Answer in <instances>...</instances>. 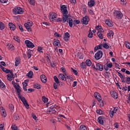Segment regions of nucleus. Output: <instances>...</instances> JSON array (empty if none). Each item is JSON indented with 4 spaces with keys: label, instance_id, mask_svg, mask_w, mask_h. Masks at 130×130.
Masks as SVG:
<instances>
[{
    "label": "nucleus",
    "instance_id": "obj_1",
    "mask_svg": "<svg viewBox=\"0 0 130 130\" xmlns=\"http://www.w3.org/2000/svg\"><path fill=\"white\" fill-rule=\"evenodd\" d=\"M23 13H24L23 8L20 7H15L13 9V13L14 15H21Z\"/></svg>",
    "mask_w": 130,
    "mask_h": 130
},
{
    "label": "nucleus",
    "instance_id": "obj_2",
    "mask_svg": "<svg viewBox=\"0 0 130 130\" xmlns=\"http://www.w3.org/2000/svg\"><path fill=\"white\" fill-rule=\"evenodd\" d=\"M47 113H50V114L56 113V112H57V106L56 105L50 107V110H47Z\"/></svg>",
    "mask_w": 130,
    "mask_h": 130
},
{
    "label": "nucleus",
    "instance_id": "obj_3",
    "mask_svg": "<svg viewBox=\"0 0 130 130\" xmlns=\"http://www.w3.org/2000/svg\"><path fill=\"white\" fill-rule=\"evenodd\" d=\"M32 26H33V22L30 20H27V22L24 24V27H25L28 32H31L32 31V28H31Z\"/></svg>",
    "mask_w": 130,
    "mask_h": 130
},
{
    "label": "nucleus",
    "instance_id": "obj_4",
    "mask_svg": "<svg viewBox=\"0 0 130 130\" xmlns=\"http://www.w3.org/2000/svg\"><path fill=\"white\" fill-rule=\"evenodd\" d=\"M113 14L114 17L119 20L121 19L122 17H123V14H122V13L119 11L115 10L114 11Z\"/></svg>",
    "mask_w": 130,
    "mask_h": 130
},
{
    "label": "nucleus",
    "instance_id": "obj_5",
    "mask_svg": "<svg viewBox=\"0 0 130 130\" xmlns=\"http://www.w3.org/2000/svg\"><path fill=\"white\" fill-rule=\"evenodd\" d=\"M61 13L62 15H68L69 11H68V8L64 5H61L60 6Z\"/></svg>",
    "mask_w": 130,
    "mask_h": 130
},
{
    "label": "nucleus",
    "instance_id": "obj_6",
    "mask_svg": "<svg viewBox=\"0 0 130 130\" xmlns=\"http://www.w3.org/2000/svg\"><path fill=\"white\" fill-rule=\"evenodd\" d=\"M18 98L20 99L21 101L24 104L26 108L27 109L29 108V104H28V103H27V100H26V99H25V97L22 96V95H18Z\"/></svg>",
    "mask_w": 130,
    "mask_h": 130
},
{
    "label": "nucleus",
    "instance_id": "obj_7",
    "mask_svg": "<svg viewBox=\"0 0 130 130\" xmlns=\"http://www.w3.org/2000/svg\"><path fill=\"white\" fill-rule=\"evenodd\" d=\"M103 55V52L101 50H99L98 52H97L94 55V57L95 59L97 60L100 59L102 57Z\"/></svg>",
    "mask_w": 130,
    "mask_h": 130
},
{
    "label": "nucleus",
    "instance_id": "obj_8",
    "mask_svg": "<svg viewBox=\"0 0 130 130\" xmlns=\"http://www.w3.org/2000/svg\"><path fill=\"white\" fill-rule=\"evenodd\" d=\"M25 44L26 46H27V47H28L29 48H34V47H35L34 44H33L32 42H31V41L28 40L25 41Z\"/></svg>",
    "mask_w": 130,
    "mask_h": 130
},
{
    "label": "nucleus",
    "instance_id": "obj_9",
    "mask_svg": "<svg viewBox=\"0 0 130 130\" xmlns=\"http://www.w3.org/2000/svg\"><path fill=\"white\" fill-rule=\"evenodd\" d=\"M96 69L95 71H99V72H102L104 70L103 65L100 63H96Z\"/></svg>",
    "mask_w": 130,
    "mask_h": 130
},
{
    "label": "nucleus",
    "instance_id": "obj_10",
    "mask_svg": "<svg viewBox=\"0 0 130 130\" xmlns=\"http://www.w3.org/2000/svg\"><path fill=\"white\" fill-rule=\"evenodd\" d=\"M89 21H90V18L88 16H85V17H83L82 19L81 20L82 24H84V25H88Z\"/></svg>",
    "mask_w": 130,
    "mask_h": 130
},
{
    "label": "nucleus",
    "instance_id": "obj_11",
    "mask_svg": "<svg viewBox=\"0 0 130 130\" xmlns=\"http://www.w3.org/2000/svg\"><path fill=\"white\" fill-rule=\"evenodd\" d=\"M94 97L98 100L99 102H101V100H102V98H101V95L98 92H94L93 94Z\"/></svg>",
    "mask_w": 130,
    "mask_h": 130
},
{
    "label": "nucleus",
    "instance_id": "obj_12",
    "mask_svg": "<svg viewBox=\"0 0 130 130\" xmlns=\"http://www.w3.org/2000/svg\"><path fill=\"white\" fill-rule=\"evenodd\" d=\"M57 17V15L56 13H53L51 14H49V18L50 20H52V21H55V18Z\"/></svg>",
    "mask_w": 130,
    "mask_h": 130
},
{
    "label": "nucleus",
    "instance_id": "obj_13",
    "mask_svg": "<svg viewBox=\"0 0 130 130\" xmlns=\"http://www.w3.org/2000/svg\"><path fill=\"white\" fill-rule=\"evenodd\" d=\"M118 75L119 76V77H120L122 83H125V75L122 74L121 73H120V72H118Z\"/></svg>",
    "mask_w": 130,
    "mask_h": 130
},
{
    "label": "nucleus",
    "instance_id": "obj_14",
    "mask_svg": "<svg viewBox=\"0 0 130 130\" xmlns=\"http://www.w3.org/2000/svg\"><path fill=\"white\" fill-rule=\"evenodd\" d=\"M14 88H15L17 95L18 96L21 95V91H22V88L20 86V85L18 84L17 86H15Z\"/></svg>",
    "mask_w": 130,
    "mask_h": 130
},
{
    "label": "nucleus",
    "instance_id": "obj_15",
    "mask_svg": "<svg viewBox=\"0 0 130 130\" xmlns=\"http://www.w3.org/2000/svg\"><path fill=\"white\" fill-rule=\"evenodd\" d=\"M110 94L112 96V97H113V98H114V99H117V98H118L117 93L115 91H111Z\"/></svg>",
    "mask_w": 130,
    "mask_h": 130
},
{
    "label": "nucleus",
    "instance_id": "obj_16",
    "mask_svg": "<svg viewBox=\"0 0 130 130\" xmlns=\"http://www.w3.org/2000/svg\"><path fill=\"white\" fill-rule=\"evenodd\" d=\"M67 23H68L70 28H73V25H74V21H73V19L71 18H69L67 20Z\"/></svg>",
    "mask_w": 130,
    "mask_h": 130
},
{
    "label": "nucleus",
    "instance_id": "obj_17",
    "mask_svg": "<svg viewBox=\"0 0 130 130\" xmlns=\"http://www.w3.org/2000/svg\"><path fill=\"white\" fill-rule=\"evenodd\" d=\"M62 19L63 23H67L68 22V19H69V15L68 14L62 15Z\"/></svg>",
    "mask_w": 130,
    "mask_h": 130
},
{
    "label": "nucleus",
    "instance_id": "obj_18",
    "mask_svg": "<svg viewBox=\"0 0 130 130\" xmlns=\"http://www.w3.org/2000/svg\"><path fill=\"white\" fill-rule=\"evenodd\" d=\"M9 27L12 31H15L16 30V25L12 22L9 23Z\"/></svg>",
    "mask_w": 130,
    "mask_h": 130
},
{
    "label": "nucleus",
    "instance_id": "obj_19",
    "mask_svg": "<svg viewBox=\"0 0 130 130\" xmlns=\"http://www.w3.org/2000/svg\"><path fill=\"white\" fill-rule=\"evenodd\" d=\"M40 78L42 83H46L47 82V78L45 75H41Z\"/></svg>",
    "mask_w": 130,
    "mask_h": 130
},
{
    "label": "nucleus",
    "instance_id": "obj_20",
    "mask_svg": "<svg viewBox=\"0 0 130 130\" xmlns=\"http://www.w3.org/2000/svg\"><path fill=\"white\" fill-rule=\"evenodd\" d=\"M105 118L104 116H100L98 118V122L103 125L104 123V120Z\"/></svg>",
    "mask_w": 130,
    "mask_h": 130
},
{
    "label": "nucleus",
    "instance_id": "obj_21",
    "mask_svg": "<svg viewBox=\"0 0 130 130\" xmlns=\"http://www.w3.org/2000/svg\"><path fill=\"white\" fill-rule=\"evenodd\" d=\"M105 23L106 25L109 26V27H112V26H113V23L109 19L106 20Z\"/></svg>",
    "mask_w": 130,
    "mask_h": 130
},
{
    "label": "nucleus",
    "instance_id": "obj_22",
    "mask_svg": "<svg viewBox=\"0 0 130 130\" xmlns=\"http://www.w3.org/2000/svg\"><path fill=\"white\" fill-rule=\"evenodd\" d=\"M21 62V59L19 57H16L15 58V67H18L19 64H20Z\"/></svg>",
    "mask_w": 130,
    "mask_h": 130
},
{
    "label": "nucleus",
    "instance_id": "obj_23",
    "mask_svg": "<svg viewBox=\"0 0 130 130\" xmlns=\"http://www.w3.org/2000/svg\"><path fill=\"white\" fill-rule=\"evenodd\" d=\"M88 6L89 8H92L95 6V1L90 0L89 2H88Z\"/></svg>",
    "mask_w": 130,
    "mask_h": 130
},
{
    "label": "nucleus",
    "instance_id": "obj_24",
    "mask_svg": "<svg viewBox=\"0 0 130 130\" xmlns=\"http://www.w3.org/2000/svg\"><path fill=\"white\" fill-rule=\"evenodd\" d=\"M53 45L55 46H60V42H59V40H54Z\"/></svg>",
    "mask_w": 130,
    "mask_h": 130
},
{
    "label": "nucleus",
    "instance_id": "obj_25",
    "mask_svg": "<svg viewBox=\"0 0 130 130\" xmlns=\"http://www.w3.org/2000/svg\"><path fill=\"white\" fill-rule=\"evenodd\" d=\"M59 79H60V80H62V81H67V78H66V76L63 75V74H60L58 75Z\"/></svg>",
    "mask_w": 130,
    "mask_h": 130
},
{
    "label": "nucleus",
    "instance_id": "obj_26",
    "mask_svg": "<svg viewBox=\"0 0 130 130\" xmlns=\"http://www.w3.org/2000/svg\"><path fill=\"white\" fill-rule=\"evenodd\" d=\"M33 72H32L31 71H29L28 73L26 74V77H28V78H29V79H32V78H33Z\"/></svg>",
    "mask_w": 130,
    "mask_h": 130
},
{
    "label": "nucleus",
    "instance_id": "obj_27",
    "mask_svg": "<svg viewBox=\"0 0 130 130\" xmlns=\"http://www.w3.org/2000/svg\"><path fill=\"white\" fill-rule=\"evenodd\" d=\"M65 76H66V79H67V80H70V81H74V78H73V76L68 75L67 74H65Z\"/></svg>",
    "mask_w": 130,
    "mask_h": 130
},
{
    "label": "nucleus",
    "instance_id": "obj_28",
    "mask_svg": "<svg viewBox=\"0 0 130 130\" xmlns=\"http://www.w3.org/2000/svg\"><path fill=\"white\" fill-rule=\"evenodd\" d=\"M114 35V32L112 30H109V33L107 34V36L108 38H111V36L113 37Z\"/></svg>",
    "mask_w": 130,
    "mask_h": 130
},
{
    "label": "nucleus",
    "instance_id": "obj_29",
    "mask_svg": "<svg viewBox=\"0 0 130 130\" xmlns=\"http://www.w3.org/2000/svg\"><path fill=\"white\" fill-rule=\"evenodd\" d=\"M80 67L82 70H86V69H87V66H86V63H85L84 62H82L80 63Z\"/></svg>",
    "mask_w": 130,
    "mask_h": 130
},
{
    "label": "nucleus",
    "instance_id": "obj_30",
    "mask_svg": "<svg viewBox=\"0 0 130 130\" xmlns=\"http://www.w3.org/2000/svg\"><path fill=\"white\" fill-rule=\"evenodd\" d=\"M85 63L87 67H91V66H92V61H91L90 59H87L85 61Z\"/></svg>",
    "mask_w": 130,
    "mask_h": 130
},
{
    "label": "nucleus",
    "instance_id": "obj_31",
    "mask_svg": "<svg viewBox=\"0 0 130 130\" xmlns=\"http://www.w3.org/2000/svg\"><path fill=\"white\" fill-rule=\"evenodd\" d=\"M103 31H98L97 33V35L100 39H103V34H102Z\"/></svg>",
    "mask_w": 130,
    "mask_h": 130
},
{
    "label": "nucleus",
    "instance_id": "obj_32",
    "mask_svg": "<svg viewBox=\"0 0 130 130\" xmlns=\"http://www.w3.org/2000/svg\"><path fill=\"white\" fill-rule=\"evenodd\" d=\"M88 38H93V33L92 32V30L90 29L88 31Z\"/></svg>",
    "mask_w": 130,
    "mask_h": 130
},
{
    "label": "nucleus",
    "instance_id": "obj_33",
    "mask_svg": "<svg viewBox=\"0 0 130 130\" xmlns=\"http://www.w3.org/2000/svg\"><path fill=\"white\" fill-rule=\"evenodd\" d=\"M95 29L98 30L99 31L103 32V29H102V27L100 25L96 26Z\"/></svg>",
    "mask_w": 130,
    "mask_h": 130
},
{
    "label": "nucleus",
    "instance_id": "obj_34",
    "mask_svg": "<svg viewBox=\"0 0 130 130\" xmlns=\"http://www.w3.org/2000/svg\"><path fill=\"white\" fill-rule=\"evenodd\" d=\"M80 20H77V19H75L73 21V25L74 26H76V25H78V24H80Z\"/></svg>",
    "mask_w": 130,
    "mask_h": 130
},
{
    "label": "nucleus",
    "instance_id": "obj_35",
    "mask_svg": "<svg viewBox=\"0 0 130 130\" xmlns=\"http://www.w3.org/2000/svg\"><path fill=\"white\" fill-rule=\"evenodd\" d=\"M79 130H87V127L85 125H81L79 127Z\"/></svg>",
    "mask_w": 130,
    "mask_h": 130
},
{
    "label": "nucleus",
    "instance_id": "obj_36",
    "mask_svg": "<svg viewBox=\"0 0 130 130\" xmlns=\"http://www.w3.org/2000/svg\"><path fill=\"white\" fill-rule=\"evenodd\" d=\"M5 24L0 21V30H4L5 29Z\"/></svg>",
    "mask_w": 130,
    "mask_h": 130
},
{
    "label": "nucleus",
    "instance_id": "obj_37",
    "mask_svg": "<svg viewBox=\"0 0 130 130\" xmlns=\"http://www.w3.org/2000/svg\"><path fill=\"white\" fill-rule=\"evenodd\" d=\"M54 80L56 84H59V85H60L59 84V80H58V78L57 77H56V76H54Z\"/></svg>",
    "mask_w": 130,
    "mask_h": 130
},
{
    "label": "nucleus",
    "instance_id": "obj_38",
    "mask_svg": "<svg viewBox=\"0 0 130 130\" xmlns=\"http://www.w3.org/2000/svg\"><path fill=\"white\" fill-rule=\"evenodd\" d=\"M42 101H43V102L44 103H47V102H48V99H47V98L43 96H42Z\"/></svg>",
    "mask_w": 130,
    "mask_h": 130
},
{
    "label": "nucleus",
    "instance_id": "obj_39",
    "mask_svg": "<svg viewBox=\"0 0 130 130\" xmlns=\"http://www.w3.org/2000/svg\"><path fill=\"white\" fill-rule=\"evenodd\" d=\"M34 88H35L36 89H41V85L38 84H34Z\"/></svg>",
    "mask_w": 130,
    "mask_h": 130
},
{
    "label": "nucleus",
    "instance_id": "obj_40",
    "mask_svg": "<svg viewBox=\"0 0 130 130\" xmlns=\"http://www.w3.org/2000/svg\"><path fill=\"white\" fill-rule=\"evenodd\" d=\"M110 116L111 118H113V116H114V114L112 112V109L109 111Z\"/></svg>",
    "mask_w": 130,
    "mask_h": 130
},
{
    "label": "nucleus",
    "instance_id": "obj_41",
    "mask_svg": "<svg viewBox=\"0 0 130 130\" xmlns=\"http://www.w3.org/2000/svg\"><path fill=\"white\" fill-rule=\"evenodd\" d=\"M125 83H126L127 84H129L130 83V77H126L125 79Z\"/></svg>",
    "mask_w": 130,
    "mask_h": 130
},
{
    "label": "nucleus",
    "instance_id": "obj_42",
    "mask_svg": "<svg viewBox=\"0 0 130 130\" xmlns=\"http://www.w3.org/2000/svg\"><path fill=\"white\" fill-rule=\"evenodd\" d=\"M7 47L9 49H14V46L12 44H8Z\"/></svg>",
    "mask_w": 130,
    "mask_h": 130
},
{
    "label": "nucleus",
    "instance_id": "obj_43",
    "mask_svg": "<svg viewBox=\"0 0 130 130\" xmlns=\"http://www.w3.org/2000/svg\"><path fill=\"white\" fill-rule=\"evenodd\" d=\"M28 3L31 5V6H35V0H28Z\"/></svg>",
    "mask_w": 130,
    "mask_h": 130
},
{
    "label": "nucleus",
    "instance_id": "obj_44",
    "mask_svg": "<svg viewBox=\"0 0 130 130\" xmlns=\"http://www.w3.org/2000/svg\"><path fill=\"white\" fill-rule=\"evenodd\" d=\"M11 128L12 130H19L18 129V126H16V125L14 124L12 125Z\"/></svg>",
    "mask_w": 130,
    "mask_h": 130
},
{
    "label": "nucleus",
    "instance_id": "obj_45",
    "mask_svg": "<svg viewBox=\"0 0 130 130\" xmlns=\"http://www.w3.org/2000/svg\"><path fill=\"white\" fill-rule=\"evenodd\" d=\"M120 4L122 6H125L126 5V0H121Z\"/></svg>",
    "mask_w": 130,
    "mask_h": 130
},
{
    "label": "nucleus",
    "instance_id": "obj_46",
    "mask_svg": "<svg viewBox=\"0 0 130 130\" xmlns=\"http://www.w3.org/2000/svg\"><path fill=\"white\" fill-rule=\"evenodd\" d=\"M118 110V108H117V107L114 108V109L113 110L112 109V111L114 114V113H116V112H117Z\"/></svg>",
    "mask_w": 130,
    "mask_h": 130
},
{
    "label": "nucleus",
    "instance_id": "obj_47",
    "mask_svg": "<svg viewBox=\"0 0 130 130\" xmlns=\"http://www.w3.org/2000/svg\"><path fill=\"white\" fill-rule=\"evenodd\" d=\"M71 70L74 75H75L76 76H78V71H77V70L74 69V68H71Z\"/></svg>",
    "mask_w": 130,
    "mask_h": 130
},
{
    "label": "nucleus",
    "instance_id": "obj_48",
    "mask_svg": "<svg viewBox=\"0 0 130 130\" xmlns=\"http://www.w3.org/2000/svg\"><path fill=\"white\" fill-rule=\"evenodd\" d=\"M125 45L126 47V48H128V49H130V43L127 42H125Z\"/></svg>",
    "mask_w": 130,
    "mask_h": 130
},
{
    "label": "nucleus",
    "instance_id": "obj_49",
    "mask_svg": "<svg viewBox=\"0 0 130 130\" xmlns=\"http://www.w3.org/2000/svg\"><path fill=\"white\" fill-rule=\"evenodd\" d=\"M103 47H104V48H106V49H108V48H109V46L106 43H104L103 44Z\"/></svg>",
    "mask_w": 130,
    "mask_h": 130
},
{
    "label": "nucleus",
    "instance_id": "obj_50",
    "mask_svg": "<svg viewBox=\"0 0 130 130\" xmlns=\"http://www.w3.org/2000/svg\"><path fill=\"white\" fill-rule=\"evenodd\" d=\"M96 113H98V114H100V115L103 114V112L101 109L96 110Z\"/></svg>",
    "mask_w": 130,
    "mask_h": 130
},
{
    "label": "nucleus",
    "instance_id": "obj_51",
    "mask_svg": "<svg viewBox=\"0 0 130 130\" xmlns=\"http://www.w3.org/2000/svg\"><path fill=\"white\" fill-rule=\"evenodd\" d=\"M0 88L1 89H5L6 88V85H5V83L4 82H2L0 83Z\"/></svg>",
    "mask_w": 130,
    "mask_h": 130
},
{
    "label": "nucleus",
    "instance_id": "obj_52",
    "mask_svg": "<svg viewBox=\"0 0 130 130\" xmlns=\"http://www.w3.org/2000/svg\"><path fill=\"white\" fill-rule=\"evenodd\" d=\"M18 27L20 29L21 32H24V29H23V27L22 26V25L18 24Z\"/></svg>",
    "mask_w": 130,
    "mask_h": 130
},
{
    "label": "nucleus",
    "instance_id": "obj_53",
    "mask_svg": "<svg viewBox=\"0 0 130 130\" xmlns=\"http://www.w3.org/2000/svg\"><path fill=\"white\" fill-rule=\"evenodd\" d=\"M9 109H10V110H14V105H13L12 104H9Z\"/></svg>",
    "mask_w": 130,
    "mask_h": 130
},
{
    "label": "nucleus",
    "instance_id": "obj_54",
    "mask_svg": "<svg viewBox=\"0 0 130 130\" xmlns=\"http://www.w3.org/2000/svg\"><path fill=\"white\" fill-rule=\"evenodd\" d=\"M7 77H8L7 79L8 81H10L11 82V81L13 80V77L11 76V75L10 74L7 75Z\"/></svg>",
    "mask_w": 130,
    "mask_h": 130
},
{
    "label": "nucleus",
    "instance_id": "obj_55",
    "mask_svg": "<svg viewBox=\"0 0 130 130\" xmlns=\"http://www.w3.org/2000/svg\"><path fill=\"white\" fill-rule=\"evenodd\" d=\"M14 39L15 41H17V42H20L21 41L19 37H14Z\"/></svg>",
    "mask_w": 130,
    "mask_h": 130
},
{
    "label": "nucleus",
    "instance_id": "obj_56",
    "mask_svg": "<svg viewBox=\"0 0 130 130\" xmlns=\"http://www.w3.org/2000/svg\"><path fill=\"white\" fill-rule=\"evenodd\" d=\"M42 50H43V48L42 47H38V51H39V52H42V53H43V51H42Z\"/></svg>",
    "mask_w": 130,
    "mask_h": 130
},
{
    "label": "nucleus",
    "instance_id": "obj_57",
    "mask_svg": "<svg viewBox=\"0 0 130 130\" xmlns=\"http://www.w3.org/2000/svg\"><path fill=\"white\" fill-rule=\"evenodd\" d=\"M1 112L3 117H6V116H7V114L6 113V111H5V110H2V111Z\"/></svg>",
    "mask_w": 130,
    "mask_h": 130
},
{
    "label": "nucleus",
    "instance_id": "obj_58",
    "mask_svg": "<svg viewBox=\"0 0 130 130\" xmlns=\"http://www.w3.org/2000/svg\"><path fill=\"white\" fill-rule=\"evenodd\" d=\"M27 56H28V59H30V58H31V57L32 56V54H31V52L30 51L27 52Z\"/></svg>",
    "mask_w": 130,
    "mask_h": 130
},
{
    "label": "nucleus",
    "instance_id": "obj_59",
    "mask_svg": "<svg viewBox=\"0 0 130 130\" xmlns=\"http://www.w3.org/2000/svg\"><path fill=\"white\" fill-rule=\"evenodd\" d=\"M12 85H13L14 87H16V86H17L18 85H19V83L15 82L14 81H13L12 82Z\"/></svg>",
    "mask_w": 130,
    "mask_h": 130
},
{
    "label": "nucleus",
    "instance_id": "obj_60",
    "mask_svg": "<svg viewBox=\"0 0 130 130\" xmlns=\"http://www.w3.org/2000/svg\"><path fill=\"white\" fill-rule=\"evenodd\" d=\"M106 65L109 68V69H111L113 67L112 63H106Z\"/></svg>",
    "mask_w": 130,
    "mask_h": 130
},
{
    "label": "nucleus",
    "instance_id": "obj_61",
    "mask_svg": "<svg viewBox=\"0 0 130 130\" xmlns=\"http://www.w3.org/2000/svg\"><path fill=\"white\" fill-rule=\"evenodd\" d=\"M64 37H67L68 38H70V34L68 32H66L64 34Z\"/></svg>",
    "mask_w": 130,
    "mask_h": 130
},
{
    "label": "nucleus",
    "instance_id": "obj_62",
    "mask_svg": "<svg viewBox=\"0 0 130 130\" xmlns=\"http://www.w3.org/2000/svg\"><path fill=\"white\" fill-rule=\"evenodd\" d=\"M114 126L115 127V128H118L119 124H118L117 122H116L114 124Z\"/></svg>",
    "mask_w": 130,
    "mask_h": 130
},
{
    "label": "nucleus",
    "instance_id": "obj_63",
    "mask_svg": "<svg viewBox=\"0 0 130 130\" xmlns=\"http://www.w3.org/2000/svg\"><path fill=\"white\" fill-rule=\"evenodd\" d=\"M60 70L61 71H62V72L63 73L64 75H67V73H66V69H64V68L61 67L60 68Z\"/></svg>",
    "mask_w": 130,
    "mask_h": 130
},
{
    "label": "nucleus",
    "instance_id": "obj_64",
    "mask_svg": "<svg viewBox=\"0 0 130 130\" xmlns=\"http://www.w3.org/2000/svg\"><path fill=\"white\" fill-rule=\"evenodd\" d=\"M88 12L90 15H95V14L94 13V11L91 9L88 10Z\"/></svg>",
    "mask_w": 130,
    "mask_h": 130
}]
</instances>
